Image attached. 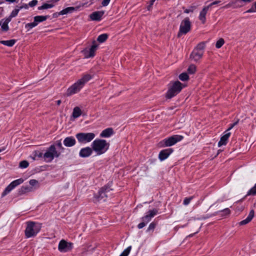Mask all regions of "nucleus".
Wrapping results in <instances>:
<instances>
[{
	"instance_id": "obj_61",
	"label": "nucleus",
	"mask_w": 256,
	"mask_h": 256,
	"mask_svg": "<svg viewBox=\"0 0 256 256\" xmlns=\"http://www.w3.org/2000/svg\"><path fill=\"white\" fill-rule=\"evenodd\" d=\"M155 0H150V6H152Z\"/></svg>"
},
{
	"instance_id": "obj_57",
	"label": "nucleus",
	"mask_w": 256,
	"mask_h": 256,
	"mask_svg": "<svg viewBox=\"0 0 256 256\" xmlns=\"http://www.w3.org/2000/svg\"><path fill=\"white\" fill-rule=\"evenodd\" d=\"M256 12L253 7L248 10L246 12Z\"/></svg>"
},
{
	"instance_id": "obj_43",
	"label": "nucleus",
	"mask_w": 256,
	"mask_h": 256,
	"mask_svg": "<svg viewBox=\"0 0 256 256\" xmlns=\"http://www.w3.org/2000/svg\"><path fill=\"white\" fill-rule=\"evenodd\" d=\"M38 2L37 0H32L28 3V5L30 7H33L37 4Z\"/></svg>"
},
{
	"instance_id": "obj_63",
	"label": "nucleus",
	"mask_w": 256,
	"mask_h": 256,
	"mask_svg": "<svg viewBox=\"0 0 256 256\" xmlns=\"http://www.w3.org/2000/svg\"><path fill=\"white\" fill-rule=\"evenodd\" d=\"M152 6H150V4L149 6H148L147 8H148V10H150V8H152Z\"/></svg>"
},
{
	"instance_id": "obj_3",
	"label": "nucleus",
	"mask_w": 256,
	"mask_h": 256,
	"mask_svg": "<svg viewBox=\"0 0 256 256\" xmlns=\"http://www.w3.org/2000/svg\"><path fill=\"white\" fill-rule=\"evenodd\" d=\"M182 84L179 81L171 82L168 85V90L166 98L170 99L178 94L182 90Z\"/></svg>"
},
{
	"instance_id": "obj_47",
	"label": "nucleus",
	"mask_w": 256,
	"mask_h": 256,
	"mask_svg": "<svg viewBox=\"0 0 256 256\" xmlns=\"http://www.w3.org/2000/svg\"><path fill=\"white\" fill-rule=\"evenodd\" d=\"M192 199V197L190 198H184V205H188L190 202L191 200Z\"/></svg>"
},
{
	"instance_id": "obj_29",
	"label": "nucleus",
	"mask_w": 256,
	"mask_h": 256,
	"mask_svg": "<svg viewBox=\"0 0 256 256\" xmlns=\"http://www.w3.org/2000/svg\"><path fill=\"white\" fill-rule=\"evenodd\" d=\"M75 10V8L74 7H68L62 10L60 12V14H62V15L67 14L68 13H71L74 10Z\"/></svg>"
},
{
	"instance_id": "obj_10",
	"label": "nucleus",
	"mask_w": 256,
	"mask_h": 256,
	"mask_svg": "<svg viewBox=\"0 0 256 256\" xmlns=\"http://www.w3.org/2000/svg\"><path fill=\"white\" fill-rule=\"evenodd\" d=\"M73 244L68 242L64 240H61L58 244V250L62 252H66L70 251L72 248Z\"/></svg>"
},
{
	"instance_id": "obj_13",
	"label": "nucleus",
	"mask_w": 256,
	"mask_h": 256,
	"mask_svg": "<svg viewBox=\"0 0 256 256\" xmlns=\"http://www.w3.org/2000/svg\"><path fill=\"white\" fill-rule=\"evenodd\" d=\"M173 152V150L171 148L163 150L160 152L158 158L160 161L164 160L167 158L168 156Z\"/></svg>"
},
{
	"instance_id": "obj_64",
	"label": "nucleus",
	"mask_w": 256,
	"mask_h": 256,
	"mask_svg": "<svg viewBox=\"0 0 256 256\" xmlns=\"http://www.w3.org/2000/svg\"><path fill=\"white\" fill-rule=\"evenodd\" d=\"M254 10L256 11V2L254 4Z\"/></svg>"
},
{
	"instance_id": "obj_59",
	"label": "nucleus",
	"mask_w": 256,
	"mask_h": 256,
	"mask_svg": "<svg viewBox=\"0 0 256 256\" xmlns=\"http://www.w3.org/2000/svg\"><path fill=\"white\" fill-rule=\"evenodd\" d=\"M60 0H49L48 2H51L53 4H54V3H56V2H58V1H59Z\"/></svg>"
},
{
	"instance_id": "obj_11",
	"label": "nucleus",
	"mask_w": 256,
	"mask_h": 256,
	"mask_svg": "<svg viewBox=\"0 0 256 256\" xmlns=\"http://www.w3.org/2000/svg\"><path fill=\"white\" fill-rule=\"evenodd\" d=\"M82 87L83 86L78 81L68 89L66 96H70L73 94L78 92Z\"/></svg>"
},
{
	"instance_id": "obj_51",
	"label": "nucleus",
	"mask_w": 256,
	"mask_h": 256,
	"mask_svg": "<svg viewBox=\"0 0 256 256\" xmlns=\"http://www.w3.org/2000/svg\"><path fill=\"white\" fill-rule=\"evenodd\" d=\"M239 120H238L236 122H234V124H232L230 127L227 130L226 132L230 130L234 126L236 125L238 122Z\"/></svg>"
},
{
	"instance_id": "obj_32",
	"label": "nucleus",
	"mask_w": 256,
	"mask_h": 256,
	"mask_svg": "<svg viewBox=\"0 0 256 256\" xmlns=\"http://www.w3.org/2000/svg\"><path fill=\"white\" fill-rule=\"evenodd\" d=\"M224 43V40L222 38H220L216 42V46L218 48H220Z\"/></svg>"
},
{
	"instance_id": "obj_52",
	"label": "nucleus",
	"mask_w": 256,
	"mask_h": 256,
	"mask_svg": "<svg viewBox=\"0 0 256 256\" xmlns=\"http://www.w3.org/2000/svg\"><path fill=\"white\" fill-rule=\"evenodd\" d=\"M220 2V0H215L214 1V2H212L210 5H208V6H210V8L213 5H214V4H217L219 3Z\"/></svg>"
},
{
	"instance_id": "obj_6",
	"label": "nucleus",
	"mask_w": 256,
	"mask_h": 256,
	"mask_svg": "<svg viewBox=\"0 0 256 256\" xmlns=\"http://www.w3.org/2000/svg\"><path fill=\"white\" fill-rule=\"evenodd\" d=\"M191 29V22L188 18H184L181 22L178 37L180 38L182 35L188 32Z\"/></svg>"
},
{
	"instance_id": "obj_38",
	"label": "nucleus",
	"mask_w": 256,
	"mask_h": 256,
	"mask_svg": "<svg viewBox=\"0 0 256 256\" xmlns=\"http://www.w3.org/2000/svg\"><path fill=\"white\" fill-rule=\"evenodd\" d=\"M28 162L26 160H22L20 162L19 166L21 168H26L28 166Z\"/></svg>"
},
{
	"instance_id": "obj_8",
	"label": "nucleus",
	"mask_w": 256,
	"mask_h": 256,
	"mask_svg": "<svg viewBox=\"0 0 256 256\" xmlns=\"http://www.w3.org/2000/svg\"><path fill=\"white\" fill-rule=\"evenodd\" d=\"M183 136H182L174 135L167 139L164 140L160 142V144L161 146H170L181 140Z\"/></svg>"
},
{
	"instance_id": "obj_14",
	"label": "nucleus",
	"mask_w": 256,
	"mask_h": 256,
	"mask_svg": "<svg viewBox=\"0 0 256 256\" xmlns=\"http://www.w3.org/2000/svg\"><path fill=\"white\" fill-rule=\"evenodd\" d=\"M203 54L204 52H201L197 50V49L194 48L190 55V58L195 62H198L202 57Z\"/></svg>"
},
{
	"instance_id": "obj_55",
	"label": "nucleus",
	"mask_w": 256,
	"mask_h": 256,
	"mask_svg": "<svg viewBox=\"0 0 256 256\" xmlns=\"http://www.w3.org/2000/svg\"><path fill=\"white\" fill-rule=\"evenodd\" d=\"M232 6H233L232 3V2H230V3H228V4L226 5L225 6H224L223 8H229Z\"/></svg>"
},
{
	"instance_id": "obj_41",
	"label": "nucleus",
	"mask_w": 256,
	"mask_h": 256,
	"mask_svg": "<svg viewBox=\"0 0 256 256\" xmlns=\"http://www.w3.org/2000/svg\"><path fill=\"white\" fill-rule=\"evenodd\" d=\"M29 184L31 186H38V182L36 180H30L29 182Z\"/></svg>"
},
{
	"instance_id": "obj_25",
	"label": "nucleus",
	"mask_w": 256,
	"mask_h": 256,
	"mask_svg": "<svg viewBox=\"0 0 256 256\" xmlns=\"http://www.w3.org/2000/svg\"><path fill=\"white\" fill-rule=\"evenodd\" d=\"M49 17V16H34V20L38 25L39 22L46 20Z\"/></svg>"
},
{
	"instance_id": "obj_2",
	"label": "nucleus",
	"mask_w": 256,
	"mask_h": 256,
	"mask_svg": "<svg viewBox=\"0 0 256 256\" xmlns=\"http://www.w3.org/2000/svg\"><path fill=\"white\" fill-rule=\"evenodd\" d=\"M113 194V189L111 188L110 184L102 187L99 190L98 194L94 196L96 202H104L106 198L112 196Z\"/></svg>"
},
{
	"instance_id": "obj_20",
	"label": "nucleus",
	"mask_w": 256,
	"mask_h": 256,
	"mask_svg": "<svg viewBox=\"0 0 256 256\" xmlns=\"http://www.w3.org/2000/svg\"><path fill=\"white\" fill-rule=\"evenodd\" d=\"M92 78V76L90 74H86L78 81L80 84L84 86V84L88 82Z\"/></svg>"
},
{
	"instance_id": "obj_21",
	"label": "nucleus",
	"mask_w": 256,
	"mask_h": 256,
	"mask_svg": "<svg viewBox=\"0 0 256 256\" xmlns=\"http://www.w3.org/2000/svg\"><path fill=\"white\" fill-rule=\"evenodd\" d=\"M114 134V130L112 128H107L104 130L100 134V136L102 138H108Z\"/></svg>"
},
{
	"instance_id": "obj_48",
	"label": "nucleus",
	"mask_w": 256,
	"mask_h": 256,
	"mask_svg": "<svg viewBox=\"0 0 256 256\" xmlns=\"http://www.w3.org/2000/svg\"><path fill=\"white\" fill-rule=\"evenodd\" d=\"M110 0H102V5L103 6H107L109 4Z\"/></svg>"
},
{
	"instance_id": "obj_33",
	"label": "nucleus",
	"mask_w": 256,
	"mask_h": 256,
	"mask_svg": "<svg viewBox=\"0 0 256 256\" xmlns=\"http://www.w3.org/2000/svg\"><path fill=\"white\" fill-rule=\"evenodd\" d=\"M188 78V76L186 72H183L180 74L179 76V78L182 81L187 80Z\"/></svg>"
},
{
	"instance_id": "obj_30",
	"label": "nucleus",
	"mask_w": 256,
	"mask_h": 256,
	"mask_svg": "<svg viewBox=\"0 0 256 256\" xmlns=\"http://www.w3.org/2000/svg\"><path fill=\"white\" fill-rule=\"evenodd\" d=\"M108 38V36L107 34H102L98 36V38H97V40L98 42H103L106 40Z\"/></svg>"
},
{
	"instance_id": "obj_19",
	"label": "nucleus",
	"mask_w": 256,
	"mask_h": 256,
	"mask_svg": "<svg viewBox=\"0 0 256 256\" xmlns=\"http://www.w3.org/2000/svg\"><path fill=\"white\" fill-rule=\"evenodd\" d=\"M76 143V140L72 136L66 137L64 140V145L67 147L72 146Z\"/></svg>"
},
{
	"instance_id": "obj_4",
	"label": "nucleus",
	"mask_w": 256,
	"mask_h": 256,
	"mask_svg": "<svg viewBox=\"0 0 256 256\" xmlns=\"http://www.w3.org/2000/svg\"><path fill=\"white\" fill-rule=\"evenodd\" d=\"M41 228L40 224L33 222H27V226L25 230V234L26 238H29L34 236L40 232Z\"/></svg>"
},
{
	"instance_id": "obj_23",
	"label": "nucleus",
	"mask_w": 256,
	"mask_h": 256,
	"mask_svg": "<svg viewBox=\"0 0 256 256\" xmlns=\"http://www.w3.org/2000/svg\"><path fill=\"white\" fill-rule=\"evenodd\" d=\"M230 135V132H227L220 138V142L218 143V146H221L222 145H226L227 142V140Z\"/></svg>"
},
{
	"instance_id": "obj_53",
	"label": "nucleus",
	"mask_w": 256,
	"mask_h": 256,
	"mask_svg": "<svg viewBox=\"0 0 256 256\" xmlns=\"http://www.w3.org/2000/svg\"><path fill=\"white\" fill-rule=\"evenodd\" d=\"M222 212H223L225 213L226 214H230V210H229V208H225L223 210H222Z\"/></svg>"
},
{
	"instance_id": "obj_24",
	"label": "nucleus",
	"mask_w": 256,
	"mask_h": 256,
	"mask_svg": "<svg viewBox=\"0 0 256 256\" xmlns=\"http://www.w3.org/2000/svg\"><path fill=\"white\" fill-rule=\"evenodd\" d=\"M32 187L29 186H22L18 190V195L21 196L24 194L26 192H32Z\"/></svg>"
},
{
	"instance_id": "obj_5",
	"label": "nucleus",
	"mask_w": 256,
	"mask_h": 256,
	"mask_svg": "<svg viewBox=\"0 0 256 256\" xmlns=\"http://www.w3.org/2000/svg\"><path fill=\"white\" fill-rule=\"evenodd\" d=\"M60 153L56 150L54 145H51L44 154L43 158L46 162H51L54 157L58 158Z\"/></svg>"
},
{
	"instance_id": "obj_31",
	"label": "nucleus",
	"mask_w": 256,
	"mask_h": 256,
	"mask_svg": "<svg viewBox=\"0 0 256 256\" xmlns=\"http://www.w3.org/2000/svg\"><path fill=\"white\" fill-rule=\"evenodd\" d=\"M205 48V43L204 42H200L198 44L196 48H195V49H197V50L201 52H204V50Z\"/></svg>"
},
{
	"instance_id": "obj_22",
	"label": "nucleus",
	"mask_w": 256,
	"mask_h": 256,
	"mask_svg": "<svg viewBox=\"0 0 256 256\" xmlns=\"http://www.w3.org/2000/svg\"><path fill=\"white\" fill-rule=\"evenodd\" d=\"M254 212L253 210H251L249 213L248 217L244 220L241 221L240 222V225H244L248 224L249 222L251 221L254 216Z\"/></svg>"
},
{
	"instance_id": "obj_37",
	"label": "nucleus",
	"mask_w": 256,
	"mask_h": 256,
	"mask_svg": "<svg viewBox=\"0 0 256 256\" xmlns=\"http://www.w3.org/2000/svg\"><path fill=\"white\" fill-rule=\"evenodd\" d=\"M44 154H43L38 151V150H36L34 152V159H35L36 158H42Z\"/></svg>"
},
{
	"instance_id": "obj_44",
	"label": "nucleus",
	"mask_w": 256,
	"mask_h": 256,
	"mask_svg": "<svg viewBox=\"0 0 256 256\" xmlns=\"http://www.w3.org/2000/svg\"><path fill=\"white\" fill-rule=\"evenodd\" d=\"M156 227V224L152 222L150 225L147 230L148 231L153 230Z\"/></svg>"
},
{
	"instance_id": "obj_36",
	"label": "nucleus",
	"mask_w": 256,
	"mask_h": 256,
	"mask_svg": "<svg viewBox=\"0 0 256 256\" xmlns=\"http://www.w3.org/2000/svg\"><path fill=\"white\" fill-rule=\"evenodd\" d=\"M19 12L20 10L18 8H16H16L10 14V17L12 18L18 15Z\"/></svg>"
},
{
	"instance_id": "obj_50",
	"label": "nucleus",
	"mask_w": 256,
	"mask_h": 256,
	"mask_svg": "<svg viewBox=\"0 0 256 256\" xmlns=\"http://www.w3.org/2000/svg\"><path fill=\"white\" fill-rule=\"evenodd\" d=\"M196 8L195 6H192L191 8L190 9H186L184 11L185 13L188 14L190 12H192L194 10V9Z\"/></svg>"
},
{
	"instance_id": "obj_28",
	"label": "nucleus",
	"mask_w": 256,
	"mask_h": 256,
	"mask_svg": "<svg viewBox=\"0 0 256 256\" xmlns=\"http://www.w3.org/2000/svg\"><path fill=\"white\" fill-rule=\"evenodd\" d=\"M54 6V4L51 2H49V4L44 3L42 6H38V10H42L45 9L50 8H53Z\"/></svg>"
},
{
	"instance_id": "obj_62",
	"label": "nucleus",
	"mask_w": 256,
	"mask_h": 256,
	"mask_svg": "<svg viewBox=\"0 0 256 256\" xmlns=\"http://www.w3.org/2000/svg\"><path fill=\"white\" fill-rule=\"evenodd\" d=\"M61 104V100H58L56 101V104L59 106L60 105V104Z\"/></svg>"
},
{
	"instance_id": "obj_40",
	"label": "nucleus",
	"mask_w": 256,
	"mask_h": 256,
	"mask_svg": "<svg viewBox=\"0 0 256 256\" xmlns=\"http://www.w3.org/2000/svg\"><path fill=\"white\" fill-rule=\"evenodd\" d=\"M131 248V246H128L122 252V254L124 256H128L130 252Z\"/></svg>"
},
{
	"instance_id": "obj_17",
	"label": "nucleus",
	"mask_w": 256,
	"mask_h": 256,
	"mask_svg": "<svg viewBox=\"0 0 256 256\" xmlns=\"http://www.w3.org/2000/svg\"><path fill=\"white\" fill-rule=\"evenodd\" d=\"M104 14V11H96L93 12L90 16V18L93 20H100Z\"/></svg>"
},
{
	"instance_id": "obj_60",
	"label": "nucleus",
	"mask_w": 256,
	"mask_h": 256,
	"mask_svg": "<svg viewBox=\"0 0 256 256\" xmlns=\"http://www.w3.org/2000/svg\"><path fill=\"white\" fill-rule=\"evenodd\" d=\"M4 0L7 2H10V3H12V2H16V0Z\"/></svg>"
},
{
	"instance_id": "obj_26",
	"label": "nucleus",
	"mask_w": 256,
	"mask_h": 256,
	"mask_svg": "<svg viewBox=\"0 0 256 256\" xmlns=\"http://www.w3.org/2000/svg\"><path fill=\"white\" fill-rule=\"evenodd\" d=\"M82 114V110L78 106L75 107L72 112V116L74 118H76Z\"/></svg>"
},
{
	"instance_id": "obj_45",
	"label": "nucleus",
	"mask_w": 256,
	"mask_h": 256,
	"mask_svg": "<svg viewBox=\"0 0 256 256\" xmlns=\"http://www.w3.org/2000/svg\"><path fill=\"white\" fill-rule=\"evenodd\" d=\"M240 2V0H232L231 2L232 3L234 8H236L240 6L239 4H238V3Z\"/></svg>"
},
{
	"instance_id": "obj_46",
	"label": "nucleus",
	"mask_w": 256,
	"mask_h": 256,
	"mask_svg": "<svg viewBox=\"0 0 256 256\" xmlns=\"http://www.w3.org/2000/svg\"><path fill=\"white\" fill-rule=\"evenodd\" d=\"M16 8H18V9L20 10L22 8L28 9V4H24L22 5L21 6H16Z\"/></svg>"
},
{
	"instance_id": "obj_54",
	"label": "nucleus",
	"mask_w": 256,
	"mask_h": 256,
	"mask_svg": "<svg viewBox=\"0 0 256 256\" xmlns=\"http://www.w3.org/2000/svg\"><path fill=\"white\" fill-rule=\"evenodd\" d=\"M56 145L60 149L62 150H63L64 149V148L62 147V142H60V141H58V142L57 144H56Z\"/></svg>"
},
{
	"instance_id": "obj_7",
	"label": "nucleus",
	"mask_w": 256,
	"mask_h": 256,
	"mask_svg": "<svg viewBox=\"0 0 256 256\" xmlns=\"http://www.w3.org/2000/svg\"><path fill=\"white\" fill-rule=\"evenodd\" d=\"M96 135L93 132H80L76 135V137L80 143L86 144L90 142L95 138Z\"/></svg>"
},
{
	"instance_id": "obj_9",
	"label": "nucleus",
	"mask_w": 256,
	"mask_h": 256,
	"mask_svg": "<svg viewBox=\"0 0 256 256\" xmlns=\"http://www.w3.org/2000/svg\"><path fill=\"white\" fill-rule=\"evenodd\" d=\"M24 180L22 178L14 180L5 188L4 190L2 193V197L4 196L11 190H12L15 187L22 184Z\"/></svg>"
},
{
	"instance_id": "obj_49",
	"label": "nucleus",
	"mask_w": 256,
	"mask_h": 256,
	"mask_svg": "<svg viewBox=\"0 0 256 256\" xmlns=\"http://www.w3.org/2000/svg\"><path fill=\"white\" fill-rule=\"evenodd\" d=\"M146 223L145 222L142 221V222L138 224V227L140 229L146 226Z\"/></svg>"
},
{
	"instance_id": "obj_58",
	"label": "nucleus",
	"mask_w": 256,
	"mask_h": 256,
	"mask_svg": "<svg viewBox=\"0 0 256 256\" xmlns=\"http://www.w3.org/2000/svg\"><path fill=\"white\" fill-rule=\"evenodd\" d=\"M60 15H62V14H60V12H56V13H54L53 14V16L54 18H56V17H58V16H59Z\"/></svg>"
},
{
	"instance_id": "obj_34",
	"label": "nucleus",
	"mask_w": 256,
	"mask_h": 256,
	"mask_svg": "<svg viewBox=\"0 0 256 256\" xmlns=\"http://www.w3.org/2000/svg\"><path fill=\"white\" fill-rule=\"evenodd\" d=\"M196 71V66L194 64H191L190 66L188 69V72L190 74H194Z\"/></svg>"
},
{
	"instance_id": "obj_18",
	"label": "nucleus",
	"mask_w": 256,
	"mask_h": 256,
	"mask_svg": "<svg viewBox=\"0 0 256 256\" xmlns=\"http://www.w3.org/2000/svg\"><path fill=\"white\" fill-rule=\"evenodd\" d=\"M210 8V6H204L202 11L200 12L199 16V20L204 24L206 22V16L208 12V11Z\"/></svg>"
},
{
	"instance_id": "obj_35",
	"label": "nucleus",
	"mask_w": 256,
	"mask_h": 256,
	"mask_svg": "<svg viewBox=\"0 0 256 256\" xmlns=\"http://www.w3.org/2000/svg\"><path fill=\"white\" fill-rule=\"evenodd\" d=\"M36 26H37V24L34 20V22H32L26 24L25 26V28H28V30H30V29L32 28H33Z\"/></svg>"
},
{
	"instance_id": "obj_27",
	"label": "nucleus",
	"mask_w": 256,
	"mask_h": 256,
	"mask_svg": "<svg viewBox=\"0 0 256 256\" xmlns=\"http://www.w3.org/2000/svg\"><path fill=\"white\" fill-rule=\"evenodd\" d=\"M16 40H0V43L4 44V45H5V46H13L14 44L16 43Z\"/></svg>"
},
{
	"instance_id": "obj_15",
	"label": "nucleus",
	"mask_w": 256,
	"mask_h": 256,
	"mask_svg": "<svg viewBox=\"0 0 256 256\" xmlns=\"http://www.w3.org/2000/svg\"><path fill=\"white\" fill-rule=\"evenodd\" d=\"M158 212V210L155 208L150 210L146 216L142 218V220L145 222L146 224L148 223Z\"/></svg>"
},
{
	"instance_id": "obj_16",
	"label": "nucleus",
	"mask_w": 256,
	"mask_h": 256,
	"mask_svg": "<svg viewBox=\"0 0 256 256\" xmlns=\"http://www.w3.org/2000/svg\"><path fill=\"white\" fill-rule=\"evenodd\" d=\"M93 150L92 148L86 147L80 150L79 155L82 158H86L90 156L92 153Z\"/></svg>"
},
{
	"instance_id": "obj_1",
	"label": "nucleus",
	"mask_w": 256,
	"mask_h": 256,
	"mask_svg": "<svg viewBox=\"0 0 256 256\" xmlns=\"http://www.w3.org/2000/svg\"><path fill=\"white\" fill-rule=\"evenodd\" d=\"M91 146L97 155H101L108 150L110 144L105 140L98 138L92 142Z\"/></svg>"
},
{
	"instance_id": "obj_42",
	"label": "nucleus",
	"mask_w": 256,
	"mask_h": 256,
	"mask_svg": "<svg viewBox=\"0 0 256 256\" xmlns=\"http://www.w3.org/2000/svg\"><path fill=\"white\" fill-rule=\"evenodd\" d=\"M2 29L4 30V31H8L9 29V28H8V24H6V23H3L2 24Z\"/></svg>"
},
{
	"instance_id": "obj_39",
	"label": "nucleus",
	"mask_w": 256,
	"mask_h": 256,
	"mask_svg": "<svg viewBox=\"0 0 256 256\" xmlns=\"http://www.w3.org/2000/svg\"><path fill=\"white\" fill-rule=\"evenodd\" d=\"M256 194V184L248 192L247 195H255Z\"/></svg>"
},
{
	"instance_id": "obj_56",
	"label": "nucleus",
	"mask_w": 256,
	"mask_h": 256,
	"mask_svg": "<svg viewBox=\"0 0 256 256\" xmlns=\"http://www.w3.org/2000/svg\"><path fill=\"white\" fill-rule=\"evenodd\" d=\"M12 18H10V16L9 17L5 20V21L4 22V23H6V24H8L10 22Z\"/></svg>"
},
{
	"instance_id": "obj_12",
	"label": "nucleus",
	"mask_w": 256,
	"mask_h": 256,
	"mask_svg": "<svg viewBox=\"0 0 256 256\" xmlns=\"http://www.w3.org/2000/svg\"><path fill=\"white\" fill-rule=\"evenodd\" d=\"M98 46L93 44L89 50L85 49L82 51L85 58H89L94 56Z\"/></svg>"
}]
</instances>
